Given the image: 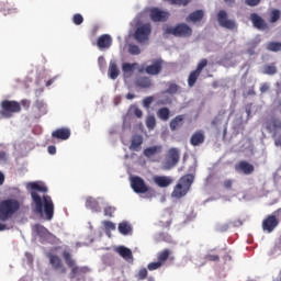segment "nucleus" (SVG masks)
Returning <instances> with one entry per match:
<instances>
[{"label": "nucleus", "mask_w": 281, "mask_h": 281, "mask_svg": "<svg viewBox=\"0 0 281 281\" xmlns=\"http://www.w3.org/2000/svg\"><path fill=\"white\" fill-rule=\"evenodd\" d=\"M31 188V198L35 205V213L40 216H45L46 221H52L54 218V201L49 195H38V192L47 193V187L38 182L29 183Z\"/></svg>", "instance_id": "1"}, {"label": "nucleus", "mask_w": 281, "mask_h": 281, "mask_svg": "<svg viewBox=\"0 0 281 281\" xmlns=\"http://www.w3.org/2000/svg\"><path fill=\"white\" fill-rule=\"evenodd\" d=\"M21 210V203L14 199L2 200L0 202V221H8Z\"/></svg>", "instance_id": "2"}, {"label": "nucleus", "mask_w": 281, "mask_h": 281, "mask_svg": "<svg viewBox=\"0 0 281 281\" xmlns=\"http://www.w3.org/2000/svg\"><path fill=\"white\" fill-rule=\"evenodd\" d=\"M192 183H194V176L186 175L181 177L178 183L175 186L171 196L173 199H183V196L190 192Z\"/></svg>", "instance_id": "3"}, {"label": "nucleus", "mask_w": 281, "mask_h": 281, "mask_svg": "<svg viewBox=\"0 0 281 281\" xmlns=\"http://www.w3.org/2000/svg\"><path fill=\"white\" fill-rule=\"evenodd\" d=\"M63 258L67 265V267H69L70 270V279L74 280V278H76V276H85L89 272H91V269L87 266L83 267H78L76 266V260H74L71 258V254L67 250H65L63 252Z\"/></svg>", "instance_id": "4"}, {"label": "nucleus", "mask_w": 281, "mask_h": 281, "mask_svg": "<svg viewBox=\"0 0 281 281\" xmlns=\"http://www.w3.org/2000/svg\"><path fill=\"white\" fill-rule=\"evenodd\" d=\"M164 32L177 38H190V36H192V27L187 23H178L176 26H166Z\"/></svg>", "instance_id": "5"}, {"label": "nucleus", "mask_w": 281, "mask_h": 281, "mask_svg": "<svg viewBox=\"0 0 281 281\" xmlns=\"http://www.w3.org/2000/svg\"><path fill=\"white\" fill-rule=\"evenodd\" d=\"M0 116L4 120H10L13 113H21V103L19 101L3 100L0 103Z\"/></svg>", "instance_id": "6"}, {"label": "nucleus", "mask_w": 281, "mask_h": 281, "mask_svg": "<svg viewBox=\"0 0 281 281\" xmlns=\"http://www.w3.org/2000/svg\"><path fill=\"white\" fill-rule=\"evenodd\" d=\"M131 188L136 192V194H148L150 198L155 196L156 192L155 190H149L148 186H146V182L140 177H133L131 179Z\"/></svg>", "instance_id": "7"}, {"label": "nucleus", "mask_w": 281, "mask_h": 281, "mask_svg": "<svg viewBox=\"0 0 281 281\" xmlns=\"http://www.w3.org/2000/svg\"><path fill=\"white\" fill-rule=\"evenodd\" d=\"M172 251L168 248L159 251L157 254V261L149 262L147 265L148 271H157V269H161L162 265H166V261L170 258Z\"/></svg>", "instance_id": "8"}, {"label": "nucleus", "mask_w": 281, "mask_h": 281, "mask_svg": "<svg viewBox=\"0 0 281 281\" xmlns=\"http://www.w3.org/2000/svg\"><path fill=\"white\" fill-rule=\"evenodd\" d=\"M181 158V155L179 150L175 147L169 148L166 155V160L164 162V169L165 170H172L177 164H179V159Z\"/></svg>", "instance_id": "9"}, {"label": "nucleus", "mask_w": 281, "mask_h": 281, "mask_svg": "<svg viewBox=\"0 0 281 281\" xmlns=\"http://www.w3.org/2000/svg\"><path fill=\"white\" fill-rule=\"evenodd\" d=\"M153 32V26L150 23H145L139 26H137L134 38L137 41V43H145V41H148L150 33Z\"/></svg>", "instance_id": "10"}, {"label": "nucleus", "mask_w": 281, "mask_h": 281, "mask_svg": "<svg viewBox=\"0 0 281 281\" xmlns=\"http://www.w3.org/2000/svg\"><path fill=\"white\" fill-rule=\"evenodd\" d=\"M217 23L221 27H224L225 30H236L238 27L236 21L231 20L227 15V11L225 10L218 11Z\"/></svg>", "instance_id": "11"}, {"label": "nucleus", "mask_w": 281, "mask_h": 281, "mask_svg": "<svg viewBox=\"0 0 281 281\" xmlns=\"http://www.w3.org/2000/svg\"><path fill=\"white\" fill-rule=\"evenodd\" d=\"M205 67H207V59H202L198 64L196 69L191 71L188 77L189 87H194V85H196V81L199 80V77L201 76V72L203 71V69H205Z\"/></svg>", "instance_id": "12"}, {"label": "nucleus", "mask_w": 281, "mask_h": 281, "mask_svg": "<svg viewBox=\"0 0 281 281\" xmlns=\"http://www.w3.org/2000/svg\"><path fill=\"white\" fill-rule=\"evenodd\" d=\"M32 231L34 234L40 236V238H42V240H46V243H52L53 240H56V236H54L52 233H49V231L41 224L33 225Z\"/></svg>", "instance_id": "13"}, {"label": "nucleus", "mask_w": 281, "mask_h": 281, "mask_svg": "<svg viewBox=\"0 0 281 281\" xmlns=\"http://www.w3.org/2000/svg\"><path fill=\"white\" fill-rule=\"evenodd\" d=\"M149 16L154 23H166L170 19L168 11H161L158 8L150 9Z\"/></svg>", "instance_id": "14"}, {"label": "nucleus", "mask_w": 281, "mask_h": 281, "mask_svg": "<svg viewBox=\"0 0 281 281\" xmlns=\"http://www.w3.org/2000/svg\"><path fill=\"white\" fill-rule=\"evenodd\" d=\"M280 222L278 221V217L276 215H268L263 221H262V229L263 232H267L268 234H271Z\"/></svg>", "instance_id": "15"}, {"label": "nucleus", "mask_w": 281, "mask_h": 281, "mask_svg": "<svg viewBox=\"0 0 281 281\" xmlns=\"http://www.w3.org/2000/svg\"><path fill=\"white\" fill-rule=\"evenodd\" d=\"M265 128L268 131V133H271L273 137H276L278 130L281 128V120L272 116L268 121L265 122Z\"/></svg>", "instance_id": "16"}, {"label": "nucleus", "mask_w": 281, "mask_h": 281, "mask_svg": "<svg viewBox=\"0 0 281 281\" xmlns=\"http://www.w3.org/2000/svg\"><path fill=\"white\" fill-rule=\"evenodd\" d=\"M162 69H164V60L156 59L153 61L151 65L145 68V71L146 74H148V76H159Z\"/></svg>", "instance_id": "17"}, {"label": "nucleus", "mask_w": 281, "mask_h": 281, "mask_svg": "<svg viewBox=\"0 0 281 281\" xmlns=\"http://www.w3.org/2000/svg\"><path fill=\"white\" fill-rule=\"evenodd\" d=\"M236 172H243V175H252L256 168L254 165L249 164L247 160H240L235 165Z\"/></svg>", "instance_id": "18"}, {"label": "nucleus", "mask_w": 281, "mask_h": 281, "mask_svg": "<svg viewBox=\"0 0 281 281\" xmlns=\"http://www.w3.org/2000/svg\"><path fill=\"white\" fill-rule=\"evenodd\" d=\"M53 139H60L65 142L71 137V130L67 127L57 128L52 133Z\"/></svg>", "instance_id": "19"}, {"label": "nucleus", "mask_w": 281, "mask_h": 281, "mask_svg": "<svg viewBox=\"0 0 281 281\" xmlns=\"http://www.w3.org/2000/svg\"><path fill=\"white\" fill-rule=\"evenodd\" d=\"M48 258H49V262H50L53 269H55V271L60 270V273H67V269L65 268V266H63V260H60V257L53 255V254H48Z\"/></svg>", "instance_id": "20"}, {"label": "nucleus", "mask_w": 281, "mask_h": 281, "mask_svg": "<svg viewBox=\"0 0 281 281\" xmlns=\"http://www.w3.org/2000/svg\"><path fill=\"white\" fill-rule=\"evenodd\" d=\"M111 45H113V38H111V35L103 34L98 37L97 46L99 47V49H109Z\"/></svg>", "instance_id": "21"}, {"label": "nucleus", "mask_w": 281, "mask_h": 281, "mask_svg": "<svg viewBox=\"0 0 281 281\" xmlns=\"http://www.w3.org/2000/svg\"><path fill=\"white\" fill-rule=\"evenodd\" d=\"M153 181L158 188H168L172 183V178L169 176H154Z\"/></svg>", "instance_id": "22"}, {"label": "nucleus", "mask_w": 281, "mask_h": 281, "mask_svg": "<svg viewBox=\"0 0 281 281\" xmlns=\"http://www.w3.org/2000/svg\"><path fill=\"white\" fill-rule=\"evenodd\" d=\"M203 16H205V12L203 10H196L191 12L186 21L187 23H201L203 21Z\"/></svg>", "instance_id": "23"}, {"label": "nucleus", "mask_w": 281, "mask_h": 281, "mask_svg": "<svg viewBox=\"0 0 281 281\" xmlns=\"http://www.w3.org/2000/svg\"><path fill=\"white\" fill-rule=\"evenodd\" d=\"M250 21L257 30H267V22L257 13L250 14Z\"/></svg>", "instance_id": "24"}, {"label": "nucleus", "mask_w": 281, "mask_h": 281, "mask_svg": "<svg viewBox=\"0 0 281 281\" xmlns=\"http://www.w3.org/2000/svg\"><path fill=\"white\" fill-rule=\"evenodd\" d=\"M205 143V133L203 131H198L193 133L190 138L191 146H201V144Z\"/></svg>", "instance_id": "25"}, {"label": "nucleus", "mask_w": 281, "mask_h": 281, "mask_svg": "<svg viewBox=\"0 0 281 281\" xmlns=\"http://www.w3.org/2000/svg\"><path fill=\"white\" fill-rule=\"evenodd\" d=\"M161 150H164V147L161 145H155V146L145 148L144 155L147 157V159H150V157L160 155Z\"/></svg>", "instance_id": "26"}, {"label": "nucleus", "mask_w": 281, "mask_h": 281, "mask_svg": "<svg viewBox=\"0 0 281 281\" xmlns=\"http://www.w3.org/2000/svg\"><path fill=\"white\" fill-rule=\"evenodd\" d=\"M0 10L4 12V14H15V12H18L16 7H14V4L9 1L1 2Z\"/></svg>", "instance_id": "27"}, {"label": "nucleus", "mask_w": 281, "mask_h": 281, "mask_svg": "<svg viewBox=\"0 0 281 281\" xmlns=\"http://www.w3.org/2000/svg\"><path fill=\"white\" fill-rule=\"evenodd\" d=\"M116 254H119L121 258H124V260H133V251L130 248L120 246L116 248Z\"/></svg>", "instance_id": "28"}, {"label": "nucleus", "mask_w": 281, "mask_h": 281, "mask_svg": "<svg viewBox=\"0 0 281 281\" xmlns=\"http://www.w3.org/2000/svg\"><path fill=\"white\" fill-rule=\"evenodd\" d=\"M108 74L111 80H117V76H120V69L117 68V63L115 60L110 61Z\"/></svg>", "instance_id": "29"}, {"label": "nucleus", "mask_w": 281, "mask_h": 281, "mask_svg": "<svg viewBox=\"0 0 281 281\" xmlns=\"http://www.w3.org/2000/svg\"><path fill=\"white\" fill-rule=\"evenodd\" d=\"M143 144H144V137H142V135H134L132 137L130 150H139Z\"/></svg>", "instance_id": "30"}, {"label": "nucleus", "mask_w": 281, "mask_h": 281, "mask_svg": "<svg viewBox=\"0 0 281 281\" xmlns=\"http://www.w3.org/2000/svg\"><path fill=\"white\" fill-rule=\"evenodd\" d=\"M135 85L140 89H150L153 81H150V78L148 77H138L136 78Z\"/></svg>", "instance_id": "31"}, {"label": "nucleus", "mask_w": 281, "mask_h": 281, "mask_svg": "<svg viewBox=\"0 0 281 281\" xmlns=\"http://www.w3.org/2000/svg\"><path fill=\"white\" fill-rule=\"evenodd\" d=\"M86 207L88 210H92V212H101L100 203H98V200L93 198H87L86 200Z\"/></svg>", "instance_id": "32"}, {"label": "nucleus", "mask_w": 281, "mask_h": 281, "mask_svg": "<svg viewBox=\"0 0 281 281\" xmlns=\"http://www.w3.org/2000/svg\"><path fill=\"white\" fill-rule=\"evenodd\" d=\"M183 120H186V116L183 114L177 115L175 119H172L170 121L171 131H177L179 126H183Z\"/></svg>", "instance_id": "33"}, {"label": "nucleus", "mask_w": 281, "mask_h": 281, "mask_svg": "<svg viewBox=\"0 0 281 281\" xmlns=\"http://www.w3.org/2000/svg\"><path fill=\"white\" fill-rule=\"evenodd\" d=\"M119 232L123 236H128V234H131V232H133V226H131V224H128V222H122L119 224Z\"/></svg>", "instance_id": "34"}, {"label": "nucleus", "mask_w": 281, "mask_h": 281, "mask_svg": "<svg viewBox=\"0 0 281 281\" xmlns=\"http://www.w3.org/2000/svg\"><path fill=\"white\" fill-rule=\"evenodd\" d=\"M157 117H159V120H162V122H168V120H170V109L160 108L157 111Z\"/></svg>", "instance_id": "35"}, {"label": "nucleus", "mask_w": 281, "mask_h": 281, "mask_svg": "<svg viewBox=\"0 0 281 281\" xmlns=\"http://www.w3.org/2000/svg\"><path fill=\"white\" fill-rule=\"evenodd\" d=\"M263 74L266 76H276L278 74V67H276V64H269L263 67Z\"/></svg>", "instance_id": "36"}, {"label": "nucleus", "mask_w": 281, "mask_h": 281, "mask_svg": "<svg viewBox=\"0 0 281 281\" xmlns=\"http://www.w3.org/2000/svg\"><path fill=\"white\" fill-rule=\"evenodd\" d=\"M268 52H281V42H269L266 45Z\"/></svg>", "instance_id": "37"}, {"label": "nucleus", "mask_w": 281, "mask_h": 281, "mask_svg": "<svg viewBox=\"0 0 281 281\" xmlns=\"http://www.w3.org/2000/svg\"><path fill=\"white\" fill-rule=\"evenodd\" d=\"M137 63H133V64H128V63H124L122 65V71L124 74H133V71L135 70V67H137Z\"/></svg>", "instance_id": "38"}, {"label": "nucleus", "mask_w": 281, "mask_h": 281, "mask_svg": "<svg viewBox=\"0 0 281 281\" xmlns=\"http://www.w3.org/2000/svg\"><path fill=\"white\" fill-rule=\"evenodd\" d=\"M280 16H281V13H280V10L278 9H273L270 13V23H278V21H280Z\"/></svg>", "instance_id": "39"}, {"label": "nucleus", "mask_w": 281, "mask_h": 281, "mask_svg": "<svg viewBox=\"0 0 281 281\" xmlns=\"http://www.w3.org/2000/svg\"><path fill=\"white\" fill-rule=\"evenodd\" d=\"M146 126L149 131H153V128H155V126H157V120L155 119V116L150 115L147 117Z\"/></svg>", "instance_id": "40"}, {"label": "nucleus", "mask_w": 281, "mask_h": 281, "mask_svg": "<svg viewBox=\"0 0 281 281\" xmlns=\"http://www.w3.org/2000/svg\"><path fill=\"white\" fill-rule=\"evenodd\" d=\"M35 108H36L41 113H47V105L45 104V101H43V100H37V101H35Z\"/></svg>", "instance_id": "41"}, {"label": "nucleus", "mask_w": 281, "mask_h": 281, "mask_svg": "<svg viewBox=\"0 0 281 281\" xmlns=\"http://www.w3.org/2000/svg\"><path fill=\"white\" fill-rule=\"evenodd\" d=\"M72 22L75 25H82V23H85V18H82V14L77 13L72 16Z\"/></svg>", "instance_id": "42"}, {"label": "nucleus", "mask_w": 281, "mask_h": 281, "mask_svg": "<svg viewBox=\"0 0 281 281\" xmlns=\"http://www.w3.org/2000/svg\"><path fill=\"white\" fill-rule=\"evenodd\" d=\"M148 278V270L146 268H142L136 274L137 280H146Z\"/></svg>", "instance_id": "43"}, {"label": "nucleus", "mask_w": 281, "mask_h": 281, "mask_svg": "<svg viewBox=\"0 0 281 281\" xmlns=\"http://www.w3.org/2000/svg\"><path fill=\"white\" fill-rule=\"evenodd\" d=\"M128 53L132 54V56H139L142 49H139V46L137 45H130Z\"/></svg>", "instance_id": "44"}, {"label": "nucleus", "mask_w": 281, "mask_h": 281, "mask_svg": "<svg viewBox=\"0 0 281 281\" xmlns=\"http://www.w3.org/2000/svg\"><path fill=\"white\" fill-rule=\"evenodd\" d=\"M102 224L105 227L106 232H115V223L111 221H103Z\"/></svg>", "instance_id": "45"}, {"label": "nucleus", "mask_w": 281, "mask_h": 281, "mask_svg": "<svg viewBox=\"0 0 281 281\" xmlns=\"http://www.w3.org/2000/svg\"><path fill=\"white\" fill-rule=\"evenodd\" d=\"M155 101V97H146L143 100V106L144 109H150V105L153 104V102Z\"/></svg>", "instance_id": "46"}, {"label": "nucleus", "mask_w": 281, "mask_h": 281, "mask_svg": "<svg viewBox=\"0 0 281 281\" xmlns=\"http://www.w3.org/2000/svg\"><path fill=\"white\" fill-rule=\"evenodd\" d=\"M104 216H109V218H113V214H115V207L114 206H106L104 210Z\"/></svg>", "instance_id": "47"}, {"label": "nucleus", "mask_w": 281, "mask_h": 281, "mask_svg": "<svg viewBox=\"0 0 281 281\" xmlns=\"http://www.w3.org/2000/svg\"><path fill=\"white\" fill-rule=\"evenodd\" d=\"M179 91V86L177 83H170L168 89L166 90V93H170L171 95L177 93Z\"/></svg>", "instance_id": "48"}, {"label": "nucleus", "mask_w": 281, "mask_h": 281, "mask_svg": "<svg viewBox=\"0 0 281 281\" xmlns=\"http://www.w3.org/2000/svg\"><path fill=\"white\" fill-rule=\"evenodd\" d=\"M171 5H188L191 0H167Z\"/></svg>", "instance_id": "49"}, {"label": "nucleus", "mask_w": 281, "mask_h": 281, "mask_svg": "<svg viewBox=\"0 0 281 281\" xmlns=\"http://www.w3.org/2000/svg\"><path fill=\"white\" fill-rule=\"evenodd\" d=\"M205 260L207 262H218L221 260V257H218V255L209 254L205 256Z\"/></svg>", "instance_id": "50"}, {"label": "nucleus", "mask_w": 281, "mask_h": 281, "mask_svg": "<svg viewBox=\"0 0 281 281\" xmlns=\"http://www.w3.org/2000/svg\"><path fill=\"white\" fill-rule=\"evenodd\" d=\"M261 0H245L246 5L250 8H256V5H260Z\"/></svg>", "instance_id": "51"}, {"label": "nucleus", "mask_w": 281, "mask_h": 281, "mask_svg": "<svg viewBox=\"0 0 281 281\" xmlns=\"http://www.w3.org/2000/svg\"><path fill=\"white\" fill-rule=\"evenodd\" d=\"M232 186H234V180H232V179L225 180V181L223 182V187H224L226 190H232Z\"/></svg>", "instance_id": "52"}, {"label": "nucleus", "mask_w": 281, "mask_h": 281, "mask_svg": "<svg viewBox=\"0 0 281 281\" xmlns=\"http://www.w3.org/2000/svg\"><path fill=\"white\" fill-rule=\"evenodd\" d=\"M223 122V119L221 116H215L213 121L211 122L212 126H218Z\"/></svg>", "instance_id": "53"}, {"label": "nucleus", "mask_w": 281, "mask_h": 281, "mask_svg": "<svg viewBox=\"0 0 281 281\" xmlns=\"http://www.w3.org/2000/svg\"><path fill=\"white\" fill-rule=\"evenodd\" d=\"M161 227H166V229H170V225H172V221H167L166 223L160 222Z\"/></svg>", "instance_id": "54"}, {"label": "nucleus", "mask_w": 281, "mask_h": 281, "mask_svg": "<svg viewBox=\"0 0 281 281\" xmlns=\"http://www.w3.org/2000/svg\"><path fill=\"white\" fill-rule=\"evenodd\" d=\"M260 91H261V93H267V91H269V85L263 83V85L260 87Z\"/></svg>", "instance_id": "55"}, {"label": "nucleus", "mask_w": 281, "mask_h": 281, "mask_svg": "<svg viewBox=\"0 0 281 281\" xmlns=\"http://www.w3.org/2000/svg\"><path fill=\"white\" fill-rule=\"evenodd\" d=\"M8 160V154L5 151H0V161H7Z\"/></svg>", "instance_id": "56"}, {"label": "nucleus", "mask_w": 281, "mask_h": 281, "mask_svg": "<svg viewBox=\"0 0 281 281\" xmlns=\"http://www.w3.org/2000/svg\"><path fill=\"white\" fill-rule=\"evenodd\" d=\"M48 153L49 155H56V146L54 145L48 146Z\"/></svg>", "instance_id": "57"}, {"label": "nucleus", "mask_w": 281, "mask_h": 281, "mask_svg": "<svg viewBox=\"0 0 281 281\" xmlns=\"http://www.w3.org/2000/svg\"><path fill=\"white\" fill-rule=\"evenodd\" d=\"M134 115H136V117H142L144 115V112H142L140 109L136 108L135 111H134Z\"/></svg>", "instance_id": "58"}, {"label": "nucleus", "mask_w": 281, "mask_h": 281, "mask_svg": "<svg viewBox=\"0 0 281 281\" xmlns=\"http://www.w3.org/2000/svg\"><path fill=\"white\" fill-rule=\"evenodd\" d=\"M4 182H5V176L3 175V172L0 171V186H3Z\"/></svg>", "instance_id": "59"}, {"label": "nucleus", "mask_w": 281, "mask_h": 281, "mask_svg": "<svg viewBox=\"0 0 281 281\" xmlns=\"http://www.w3.org/2000/svg\"><path fill=\"white\" fill-rule=\"evenodd\" d=\"M21 104H22V106H26V109H30V101L29 100H22Z\"/></svg>", "instance_id": "60"}, {"label": "nucleus", "mask_w": 281, "mask_h": 281, "mask_svg": "<svg viewBox=\"0 0 281 281\" xmlns=\"http://www.w3.org/2000/svg\"><path fill=\"white\" fill-rule=\"evenodd\" d=\"M134 98H135V94H133V93L126 94V100H134Z\"/></svg>", "instance_id": "61"}, {"label": "nucleus", "mask_w": 281, "mask_h": 281, "mask_svg": "<svg viewBox=\"0 0 281 281\" xmlns=\"http://www.w3.org/2000/svg\"><path fill=\"white\" fill-rule=\"evenodd\" d=\"M8 229V226L5 224L0 223V232H3Z\"/></svg>", "instance_id": "62"}, {"label": "nucleus", "mask_w": 281, "mask_h": 281, "mask_svg": "<svg viewBox=\"0 0 281 281\" xmlns=\"http://www.w3.org/2000/svg\"><path fill=\"white\" fill-rule=\"evenodd\" d=\"M52 85H54V79L46 81V87H52Z\"/></svg>", "instance_id": "63"}, {"label": "nucleus", "mask_w": 281, "mask_h": 281, "mask_svg": "<svg viewBox=\"0 0 281 281\" xmlns=\"http://www.w3.org/2000/svg\"><path fill=\"white\" fill-rule=\"evenodd\" d=\"M224 2L232 5L233 3H236V0H224Z\"/></svg>", "instance_id": "64"}]
</instances>
